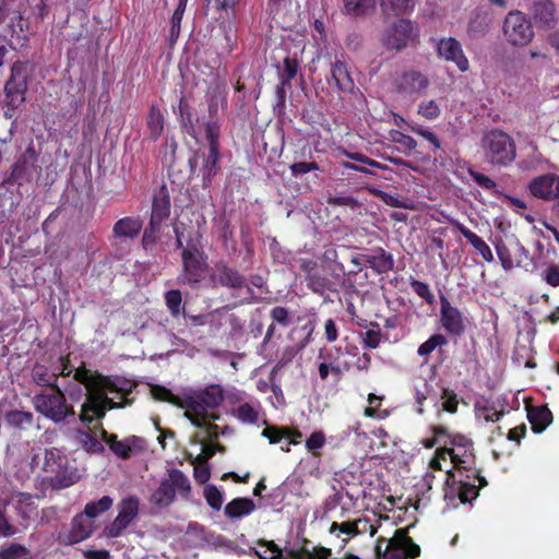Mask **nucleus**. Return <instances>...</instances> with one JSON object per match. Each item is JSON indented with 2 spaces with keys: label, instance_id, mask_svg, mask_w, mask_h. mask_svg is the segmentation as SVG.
Listing matches in <instances>:
<instances>
[{
  "label": "nucleus",
  "instance_id": "1",
  "mask_svg": "<svg viewBox=\"0 0 559 559\" xmlns=\"http://www.w3.org/2000/svg\"><path fill=\"white\" fill-rule=\"evenodd\" d=\"M73 379L86 390L79 415L80 421L85 425L93 424L94 419H104L110 409L129 406L134 401L129 397L134 383L124 377L105 376L83 365L76 368Z\"/></svg>",
  "mask_w": 559,
  "mask_h": 559
},
{
  "label": "nucleus",
  "instance_id": "2",
  "mask_svg": "<svg viewBox=\"0 0 559 559\" xmlns=\"http://www.w3.org/2000/svg\"><path fill=\"white\" fill-rule=\"evenodd\" d=\"M447 456L452 468L445 471V485L456 492L461 502L466 503L479 495V489L488 486L487 478L476 468V456L474 447H449Z\"/></svg>",
  "mask_w": 559,
  "mask_h": 559
},
{
  "label": "nucleus",
  "instance_id": "3",
  "mask_svg": "<svg viewBox=\"0 0 559 559\" xmlns=\"http://www.w3.org/2000/svg\"><path fill=\"white\" fill-rule=\"evenodd\" d=\"M44 471L51 474L46 477L44 484L52 490H61L76 484L81 474L74 462L57 448L46 449Z\"/></svg>",
  "mask_w": 559,
  "mask_h": 559
},
{
  "label": "nucleus",
  "instance_id": "4",
  "mask_svg": "<svg viewBox=\"0 0 559 559\" xmlns=\"http://www.w3.org/2000/svg\"><path fill=\"white\" fill-rule=\"evenodd\" d=\"M224 400L225 395L222 385L217 383L209 384L201 392L185 400V406L187 407L185 417L194 426L204 425L205 419L219 420L221 416L215 413H209V409L217 408Z\"/></svg>",
  "mask_w": 559,
  "mask_h": 559
},
{
  "label": "nucleus",
  "instance_id": "5",
  "mask_svg": "<svg viewBox=\"0 0 559 559\" xmlns=\"http://www.w3.org/2000/svg\"><path fill=\"white\" fill-rule=\"evenodd\" d=\"M485 160L493 167H508L516 156V145L507 131L492 128L481 139Z\"/></svg>",
  "mask_w": 559,
  "mask_h": 559
},
{
  "label": "nucleus",
  "instance_id": "6",
  "mask_svg": "<svg viewBox=\"0 0 559 559\" xmlns=\"http://www.w3.org/2000/svg\"><path fill=\"white\" fill-rule=\"evenodd\" d=\"M177 493L182 499H189L191 483L181 469L170 468L167 471V477L160 479L159 486L152 493L150 501L159 509H166L176 500Z\"/></svg>",
  "mask_w": 559,
  "mask_h": 559
},
{
  "label": "nucleus",
  "instance_id": "7",
  "mask_svg": "<svg viewBox=\"0 0 559 559\" xmlns=\"http://www.w3.org/2000/svg\"><path fill=\"white\" fill-rule=\"evenodd\" d=\"M27 63L14 61L10 75L4 82V118L12 119L25 102L27 93Z\"/></svg>",
  "mask_w": 559,
  "mask_h": 559
},
{
  "label": "nucleus",
  "instance_id": "8",
  "mask_svg": "<svg viewBox=\"0 0 559 559\" xmlns=\"http://www.w3.org/2000/svg\"><path fill=\"white\" fill-rule=\"evenodd\" d=\"M50 391V393H39L33 397L35 409L53 423H61L68 417L74 416L73 407L68 404L61 389L55 386Z\"/></svg>",
  "mask_w": 559,
  "mask_h": 559
},
{
  "label": "nucleus",
  "instance_id": "9",
  "mask_svg": "<svg viewBox=\"0 0 559 559\" xmlns=\"http://www.w3.org/2000/svg\"><path fill=\"white\" fill-rule=\"evenodd\" d=\"M502 33L509 45L525 47L534 40L533 22L521 10H511L504 16Z\"/></svg>",
  "mask_w": 559,
  "mask_h": 559
},
{
  "label": "nucleus",
  "instance_id": "10",
  "mask_svg": "<svg viewBox=\"0 0 559 559\" xmlns=\"http://www.w3.org/2000/svg\"><path fill=\"white\" fill-rule=\"evenodd\" d=\"M209 257L206 253H186L181 257V274L178 283L191 288H200L207 280L210 272Z\"/></svg>",
  "mask_w": 559,
  "mask_h": 559
},
{
  "label": "nucleus",
  "instance_id": "11",
  "mask_svg": "<svg viewBox=\"0 0 559 559\" xmlns=\"http://www.w3.org/2000/svg\"><path fill=\"white\" fill-rule=\"evenodd\" d=\"M207 152H201V177H203V188L212 185L214 177L221 170V143L218 139V127L215 122L207 126Z\"/></svg>",
  "mask_w": 559,
  "mask_h": 559
},
{
  "label": "nucleus",
  "instance_id": "12",
  "mask_svg": "<svg viewBox=\"0 0 559 559\" xmlns=\"http://www.w3.org/2000/svg\"><path fill=\"white\" fill-rule=\"evenodd\" d=\"M212 282L215 285L233 290L246 289V301L248 304L255 301L254 292L250 287L247 277L236 266L228 264L226 260L215 262Z\"/></svg>",
  "mask_w": 559,
  "mask_h": 559
},
{
  "label": "nucleus",
  "instance_id": "13",
  "mask_svg": "<svg viewBox=\"0 0 559 559\" xmlns=\"http://www.w3.org/2000/svg\"><path fill=\"white\" fill-rule=\"evenodd\" d=\"M419 32L415 23L409 20H399L391 26L385 38V45L390 49L402 50L418 43Z\"/></svg>",
  "mask_w": 559,
  "mask_h": 559
},
{
  "label": "nucleus",
  "instance_id": "14",
  "mask_svg": "<svg viewBox=\"0 0 559 559\" xmlns=\"http://www.w3.org/2000/svg\"><path fill=\"white\" fill-rule=\"evenodd\" d=\"M38 155L35 147L31 144L20 155L16 162L12 165L11 171L4 176V185H13L20 181H28L33 173L36 170Z\"/></svg>",
  "mask_w": 559,
  "mask_h": 559
},
{
  "label": "nucleus",
  "instance_id": "15",
  "mask_svg": "<svg viewBox=\"0 0 559 559\" xmlns=\"http://www.w3.org/2000/svg\"><path fill=\"white\" fill-rule=\"evenodd\" d=\"M528 11L530 20L539 29H552L558 25V9L554 0H533Z\"/></svg>",
  "mask_w": 559,
  "mask_h": 559
},
{
  "label": "nucleus",
  "instance_id": "16",
  "mask_svg": "<svg viewBox=\"0 0 559 559\" xmlns=\"http://www.w3.org/2000/svg\"><path fill=\"white\" fill-rule=\"evenodd\" d=\"M440 304L442 328L449 335L461 336L466 329L463 312L457 307L452 306L444 295L440 297Z\"/></svg>",
  "mask_w": 559,
  "mask_h": 559
},
{
  "label": "nucleus",
  "instance_id": "17",
  "mask_svg": "<svg viewBox=\"0 0 559 559\" xmlns=\"http://www.w3.org/2000/svg\"><path fill=\"white\" fill-rule=\"evenodd\" d=\"M528 188L533 197L551 202L559 198V175L547 173L533 177Z\"/></svg>",
  "mask_w": 559,
  "mask_h": 559
},
{
  "label": "nucleus",
  "instance_id": "18",
  "mask_svg": "<svg viewBox=\"0 0 559 559\" xmlns=\"http://www.w3.org/2000/svg\"><path fill=\"white\" fill-rule=\"evenodd\" d=\"M437 52L447 62H454L461 72L468 71V58L455 37H442L437 44Z\"/></svg>",
  "mask_w": 559,
  "mask_h": 559
},
{
  "label": "nucleus",
  "instance_id": "19",
  "mask_svg": "<svg viewBox=\"0 0 559 559\" xmlns=\"http://www.w3.org/2000/svg\"><path fill=\"white\" fill-rule=\"evenodd\" d=\"M356 350L357 347L349 348L334 346L326 350H320L319 358L324 359L331 368L332 373L340 378L344 372H348L352 368V362L344 357L349 354L357 356Z\"/></svg>",
  "mask_w": 559,
  "mask_h": 559
},
{
  "label": "nucleus",
  "instance_id": "20",
  "mask_svg": "<svg viewBox=\"0 0 559 559\" xmlns=\"http://www.w3.org/2000/svg\"><path fill=\"white\" fill-rule=\"evenodd\" d=\"M185 231L186 227L183 223L176 222L174 225V233L176 236L177 247L181 250V257L186 253H205L201 233L198 230H191L186 234Z\"/></svg>",
  "mask_w": 559,
  "mask_h": 559
},
{
  "label": "nucleus",
  "instance_id": "21",
  "mask_svg": "<svg viewBox=\"0 0 559 559\" xmlns=\"http://www.w3.org/2000/svg\"><path fill=\"white\" fill-rule=\"evenodd\" d=\"M100 438L120 460H129L133 449H142L143 447V440L139 437L132 436L124 440H118L117 436L110 435L104 428L100 431Z\"/></svg>",
  "mask_w": 559,
  "mask_h": 559
},
{
  "label": "nucleus",
  "instance_id": "22",
  "mask_svg": "<svg viewBox=\"0 0 559 559\" xmlns=\"http://www.w3.org/2000/svg\"><path fill=\"white\" fill-rule=\"evenodd\" d=\"M94 527V522L84 512L78 513L71 520L64 540L70 545L85 540L93 535Z\"/></svg>",
  "mask_w": 559,
  "mask_h": 559
},
{
  "label": "nucleus",
  "instance_id": "23",
  "mask_svg": "<svg viewBox=\"0 0 559 559\" xmlns=\"http://www.w3.org/2000/svg\"><path fill=\"white\" fill-rule=\"evenodd\" d=\"M429 81L424 73L409 70L401 74L397 82V90L406 95H420L427 88Z\"/></svg>",
  "mask_w": 559,
  "mask_h": 559
},
{
  "label": "nucleus",
  "instance_id": "24",
  "mask_svg": "<svg viewBox=\"0 0 559 559\" xmlns=\"http://www.w3.org/2000/svg\"><path fill=\"white\" fill-rule=\"evenodd\" d=\"M492 25V15L489 10L484 8H476L471 16L469 23H467V36L477 40V38L484 37Z\"/></svg>",
  "mask_w": 559,
  "mask_h": 559
},
{
  "label": "nucleus",
  "instance_id": "25",
  "mask_svg": "<svg viewBox=\"0 0 559 559\" xmlns=\"http://www.w3.org/2000/svg\"><path fill=\"white\" fill-rule=\"evenodd\" d=\"M366 263L376 274L383 275L386 274V272H391L394 267V258L390 252L382 249V247H374L366 253Z\"/></svg>",
  "mask_w": 559,
  "mask_h": 559
},
{
  "label": "nucleus",
  "instance_id": "26",
  "mask_svg": "<svg viewBox=\"0 0 559 559\" xmlns=\"http://www.w3.org/2000/svg\"><path fill=\"white\" fill-rule=\"evenodd\" d=\"M262 409L261 402L258 399H252L249 402H243L233 407L230 415L242 424L257 425Z\"/></svg>",
  "mask_w": 559,
  "mask_h": 559
},
{
  "label": "nucleus",
  "instance_id": "27",
  "mask_svg": "<svg viewBox=\"0 0 559 559\" xmlns=\"http://www.w3.org/2000/svg\"><path fill=\"white\" fill-rule=\"evenodd\" d=\"M170 195L167 187L163 185L153 197L152 213L150 219L159 223L162 226V223L170 215Z\"/></svg>",
  "mask_w": 559,
  "mask_h": 559
},
{
  "label": "nucleus",
  "instance_id": "28",
  "mask_svg": "<svg viewBox=\"0 0 559 559\" xmlns=\"http://www.w3.org/2000/svg\"><path fill=\"white\" fill-rule=\"evenodd\" d=\"M143 229V221L136 216H124L116 221L112 234L117 239H135Z\"/></svg>",
  "mask_w": 559,
  "mask_h": 559
},
{
  "label": "nucleus",
  "instance_id": "29",
  "mask_svg": "<svg viewBox=\"0 0 559 559\" xmlns=\"http://www.w3.org/2000/svg\"><path fill=\"white\" fill-rule=\"evenodd\" d=\"M331 76L337 91L344 94L355 92V82L352 78L346 63L336 59L331 66Z\"/></svg>",
  "mask_w": 559,
  "mask_h": 559
},
{
  "label": "nucleus",
  "instance_id": "30",
  "mask_svg": "<svg viewBox=\"0 0 559 559\" xmlns=\"http://www.w3.org/2000/svg\"><path fill=\"white\" fill-rule=\"evenodd\" d=\"M39 498L38 495H32L28 492H13L11 496V502L16 513L24 520H29L37 514V506L35 499Z\"/></svg>",
  "mask_w": 559,
  "mask_h": 559
},
{
  "label": "nucleus",
  "instance_id": "31",
  "mask_svg": "<svg viewBox=\"0 0 559 559\" xmlns=\"http://www.w3.org/2000/svg\"><path fill=\"white\" fill-rule=\"evenodd\" d=\"M179 122H181V128L183 132L191 138L197 139L198 135V124L200 119L195 117L192 106L188 103L185 97L179 98Z\"/></svg>",
  "mask_w": 559,
  "mask_h": 559
},
{
  "label": "nucleus",
  "instance_id": "32",
  "mask_svg": "<svg viewBox=\"0 0 559 559\" xmlns=\"http://www.w3.org/2000/svg\"><path fill=\"white\" fill-rule=\"evenodd\" d=\"M57 369L47 367L43 362L36 361L31 370L32 381L40 388H58Z\"/></svg>",
  "mask_w": 559,
  "mask_h": 559
},
{
  "label": "nucleus",
  "instance_id": "33",
  "mask_svg": "<svg viewBox=\"0 0 559 559\" xmlns=\"http://www.w3.org/2000/svg\"><path fill=\"white\" fill-rule=\"evenodd\" d=\"M527 419L535 432H542L552 423L554 416L547 405H536L528 407Z\"/></svg>",
  "mask_w": 559,
  "mask_h": 559
},
{
  "label": "nucleus",
  "instance_id": "34",
  "mask_svg": "<svg viewBox=\"0 0 559 559\" xmlns=\"http://www.w3.org/2000/svg\"><path fill=\"white\" fill-rule=\"evenodd\" d=\"M255 510L254 501L248 497H237L227 502L225 514L229 519L249 515Z\"/></svg>",
  "mask_w": 559,
  "mask_h": 559
},
{
  "label": "nucleus",
  "instance_id": "35",
  "mask_svg": "<svg viewBox=\"0 0 559 559\" xmlns=\"http://www.w3.org/2000/svg\"><path fill=\"white\" fill-rule=\"evenodd\" d=\"M374 552L377 559H404L402 545L394 542V536L388 542L380 536L377 539Z\"/></svg>",
  "mask_w": 559,
  "mask_h": 559
},
{
  "label": "nucleus",
  "instance_id": "36",
  "mask_svg": "<svg viewBox=\"0 0 559 559\" xmlns=\"http://www.w3.org/2000/svg\"><path fill=\"white\" fill-rule=\"evenodd\" d=\"M409 526L396 530L394 533V542L401 543L404 559H416L421 555L420 546L408 536Z\"/></svg>",
  "mask_w": 559,
  "mask_h": 559
},
{
  "label": "nucleus",
  "instance_id": "37",
  "mask_svg": "<svg viewBox=\"0 0 559 559\" xmlns=\"http://www.w3.org/2000/svg\"><path fill=\"white\" fill-rule=\"evenodd\" d=\"M146 127L148 138L154 142L157 141L164 130V115L157 104L150 106V111L146 117Z\"/></svg>",
  "mask_w": 559,
  "mask_h": 559
},
{
  "label": "nucleus",
  "instance_id": "38",
  "mask_svg": "<svg viewBox=\"0 0 559 559\" xmlns=\"http://www.w3.org/2000/svg\"><path fill=\"white\" fill-rule=\"evenodd\" d=\"M459 230L486 262L491 263L493 261L492 250L481 237L463 225L459 226Z\"/></svg>",
  "mask_w": 559,
  "mask_h": 559
},
{
  "label": "nucleus",
  "instance_id": "39",
  "mask_svg": "<svg viewBox=\"0 0 559 559\" xmlns=\"http://www.w3.org/2000/svg\"><path fill=\"white\" fill-rule=\"evenodd\" d=\"M307 286L312 293L323 296L326 292L335 290L334 283L321 273L319 269L307 276Z\"/></svg>",
  "mask_w": 559,
  "mask_h": 559
},
{
  "label": "nucleus",
  "instance_id": "40",
  "mask_svg": "<svg viewBox=\"0 0 559 559\" xmlns=\"http://www.w3.org/2000/svg\"><path fill=\"white\" fill-rule=\"evenodd\" d=\"M437 397L438 395L435 392L432 384L428 380L421 379L419 382L415 383V401L417 403V412L419 415L425 414L426 400H437Z\"/></svg>",
  "mask_w": 559,
  "mask_h": 559
},
{
  "label": "nucleus",
  "instance_id": "41",
  "mask_svg": "<svg viewBox=\"0 0 559 559\" xmlns=\"http://www.w3.org/2000/svg\"><path fill=\"white\" fill-rule=\"evenodd\" d=\"M5 423L15 429H27L34 423V416L29 411H7Z\"/></svg>",
  "mask_w": 559,
  "mask_h": 559
},
{
  "label": "nucleus",
  "instance_id": "42",
  "mask_svg": "<svg viewBox=\"0 0 559 559\" xmlns=\"http://www.w3.org/2000/svg\"><path fill=\"white\" fill-rule=\"evenodd\" d=\"M118 515L128 523L139 515V499L136 496H128L120 500L118 506Z\"/></svg>",
  "mask_w": 559,
  "mask_h": 559
},
{
  "label": "nucleus",
  "instance_id": "43",
  "mask_svg": "<svg viewBox=\"0 0 559 559\" xmlns=\"http://www.w3.org/2000/svg\"><path fill=\"white\" fill-rule=\"evenodd\" d=\"M344 9L353 16H367L376 8L374 0H343Z\"/></svg>",
  "mask_w": 559,
  "mask_h": 559
},
{
  "label": "nucleus",
  "instance_id": "44",
  "mask_svg": "<svg viewBox=\"0 0 559 559\" xmlns=\"http://www.w3.org/2000/svg\"><path fill=\"white\" fill-rule=\"evenodd\" d=\"M112 506L114 499L110 496H103L98 500L87 502L83 512L93 521L98 515L110 510Z\"/></svg>",
  "mask_w": 559,
  "mask_h": 559
},
{
  "label": "nucleus",
  "instance_id": "45",
  "mask_svg": "<svg viewBox=\"0 0 559 559\" xmlns=\"http://www.w3.org/2000/svg\"><path fill=\"white\" fill-rule=\"evenodd\" d=\"M448 341L444 334L435 333L430 335L424 343L418 347L417 354L427 361V357L437 348L447 346Z\"/></svg>",
  "mask_w": 559,
  "mask_h": 559
},
{
  "label": "nucleus",
  "instance_id": "46",
  "mask_svg": "<svg viewBox=\"0 0 559 559\" xmlns=\"http://www.w3.org/2000/svg\"><path fill=\"white\" fill-rule=\"evenodd\" d=\"M299 63L294 57H285L283 61V69L278 72V80L283 82L284 86H292V81L297 74Z\"/></svg>",
  "mask_w": 559,
  "mask_h": 559
},
{
  "label": "nucleus",
  "instance_id": "47",
  "mask_svg": "<svg viewBox=\"0 0 559 559\" xmlns=\"http://www.w3.org/2000/svg\"><path fill=\"white\" fill-rule=\"evenodd\" d=\"M497 257L504 270L514 267V255L512 254V241L507 245L503 240L499 239L495 243Z\"/></svg>",
  "mask_w": 559,
  "mask_h": 559
},
{
  "label": "nucleus",
  "instance_id": "48",
  "mask_svg": "<svg viewBox=\"0 0 559 559\" xmlns=\"http://www.w3.org/2000/svg\"><path fill=\"white\" fill-rule=\"evenodd\" d=\"M160 225L150 219L148 226L143 230L141 243L145 251H150L158 241Z\"/></svg>",
  "mask_w": 559,
  "mask_h": 559
},
{
  "label": "nucleus",
  "instance_id": "49",
  "mask_svg": "<svg viewBox=\"0 0 559 559\" xmlns=\"http://www.w3.org/2000/svg\"><path fill=\"white\" fill-rule=\"evenodd\" d=\"M0 559H31V556L24 545L11 543L0 548Z\"/></svg>",
  "mask_w": 559,
  "mask_h": 559
},
{
  "label": "nucleus",
  "instance_id": "50",
  "mask_svg": "<svg viewBox=\"0 0 559 559\" xmlns=\"http://www.w3.org/2000/svg\"><path fill=\"white\" fill-rule=\"evenodd\" d=\"M365 348L376 349L381 344V328L377 322H371L369 329L361 334Z\"/></svg>",
  "mask_w": 559,
  "mask_h": 559
},
{
  "label": "nucleus",
  "instance_id": "51",
  "mask_svg": "<svg viewBox=\"0 0 559 559\" xmlns=\"http://www.w3.org/2000/svg\"><path fill=\"white\" fill-rule=\"evenodd\" d=\"M165 305L173 318H178L182 311V292L180 289H170L165 293Z\"/></svg>",
  "mask_w": 559,
  "mask_h": 559
},
{
  "label": "nucleus",
  "instance_id": "52",
  "mask_svg": "<svg viewBox=\"0 0 559 559\" xmlns=\"http://www.w3.org/2000/svg\"><path fill=\"white\" fill-rule=\"evenodd\" d=\"M261 436L266 438L271 444H276L282 442V440L292 437V428L267 426L262 430Z\"/></svg>",
  "mask_w": 559,
  "mask_h": 559
},
{
  "label": "nucleus",
  "instance_id": "53",
  "mask_svg": "<svg viewBox=\"0 0 559 559\" xmlns=\"http://www.w3.org/2000/svg\"><path fill=\"white\" fill-rule=\"evenodd\" d=\"M203 497L212 510L219 511L222 509L224 493L215 485H205Z\"/></svg>",
  "mask_w": 559,
  "mask_h": 559
},
{
  "label": "nucleus",
  "instance_id": "54",
  "mask_svg": "<svg viewBox=\"0 0 559 559\" xmlns=\"http://www.w3.org/2000/svg\"><path fill=\"white\" fill-rule=\"evenodd\" d=\"M79 441L84 450L91 453H102L105 451L103 443L97 440L93 431H80Z\"/></svg>",
  "mask_w": 559,
  "mask_h": 559
},
{
  "label": "nucleus",
  "instance_id": "55",
  "mask_svg": "<svg viewBox=\"0 0 559 559\" xmlns=\"http://www.w3.org/2000/svg\"><path fill=\"white\" fill-rule=\"evenodd\" d=\"M383 9L390 8L394 14H403L414 9V0H381Z\"/></svg>",
  "mask_w": 559,
  "mask_h": 559
},
{
  "label": "nucleus",
  "instance_id": "56",
  "mask_svg": "<svg viewBox=\"0 0 559 559\" xmlns=\"http://www.w3.org/2000/svg\"><path fill=\"white\" fill-rule=\"evenodd\" d=\"M440 399L442 402V411L448 412L449 414H455L457 412L459 401L457 395L454 391L450 390L449 386L442 388V393Z\"/></svg>",
  "mask_w": 559,
  "mask_h": 559
},
{
  "label": "nucleus",
  "instance_id": "57",
  "mask_svg": "<svg viewBox=\"0 0 559 559\" xmlns=\"http://www.w3.org/2000/svg\"><path fill=\"white\" fill-rule=\"evenodd\" d=\"M325 436L323 431H312L306 441V448L312 453V457H319L321 453L318 451L325 444Z\"/></svg>",
  "mask_w": 559,
  "mask_h": 559
},
{
  "label": "nucleus",
  "instance_id": "58",
  "mask_svg": "<svg viewBox=\"0 0 559 559\" xmlns=\"http://www.w3.org/2000/svg\"><path fill=\"white\" fill-rule=\"evenodd\" d=\"M270 318L273 322L282 325L283 328H288L292 325V313L286 307L276 306L271 309Z\"/></svg>",
  "mask_w": 559,
  "mask_h": 559
},
{
  "label": "nucleus",
  "instance_id": "59",
  "mask_svg": "<svg viewBox=\"0 0 559 559\" xmlns=\"http://www.w3.org/2000/svg\"><path fill=\"white\" fill-rule=\"evenodd\" d=\"M130 525L126 520L120 518L118 514L111 523L104 528L105 536L109 538H116L122 535L126 528Z\"/></svg>",
  "mask_w": 559,
  "mask_h": 559
},
{
  "label": "nucleus",
  "instance_id": "60",
  "mask_svg": "<svg viewBox=\"0 0 559 559\" xmlns=\"http://www.w3.org/2000/svg\"><path fill=\"white\" fill-rule=\"evenodd\" d=\"M441 114L440 106L433 99L426 100L419 104L418 115L428 120L437 119Z\"/></svg>",
  "mask_w": 559,
  "mask_h": 559
},
{
  "label": "nucleus",
  "instance_id": "61",
  "mask_svg": "<svg viewBox=\"0 0 559 559\" xmlns=\"http://www.w3.org/2000/svg\"><path fill=\"white\" fill-rule=\"evenodd\" d=\"M531 261L530 251L524 247V245L515 239L513 240V262L514 266H522L527 264Z\"/></svg>",
  "mask_w": 559,
  "mask_h": 559
},
{
  "label": "nucleus",
  "instance_id": "62",
  "mask_svg": "<svg viewBox=\"0 0 559 559\" xmlns=\"http://www.w3.org/2000/svg\"><path fill=\"white\" fill-rule=\"evenodd\" d=\"M412 289L418 294L420 298L428 305H432L435 302L433 293L430 290L428 284L418 280H412L409 282Z\"/></svg>",
  "mask_w": 559,
  "mask_h": 559
},
{
  "label": "nucleus",
  "instance_id": "63",
  "mask_svg": "<svg viewBox=\"0 0 559 559\" xmlns=\"http://www.w3.org/2000/svg\"><path fill=\"white\" fill-rule=\"evenodd\" d=\"M183 9L176 8L171 15V26L169 33V44L174 46L180 36V24L182 23Z\"/></svg>",
  "mask_w": 559,
  "mask_h": 559
},
{
  "label": "nucleus",
  "instance_id": "64",
  "mask_svg": "<svg viewBox=\"0 0 559 559\" xmlns=\"http://www.w3.org/2000/svg\"><path fill=\"white\" fill-rule=\"evenodd\" d=\"M467 174H469L477 186L485 190L492 191L497 187L496 182L486 174L479 173L473 168L467 169Z\"/></svg>",
  "mask_w": 559,
  "mask_h": 559
}]
</instances>
